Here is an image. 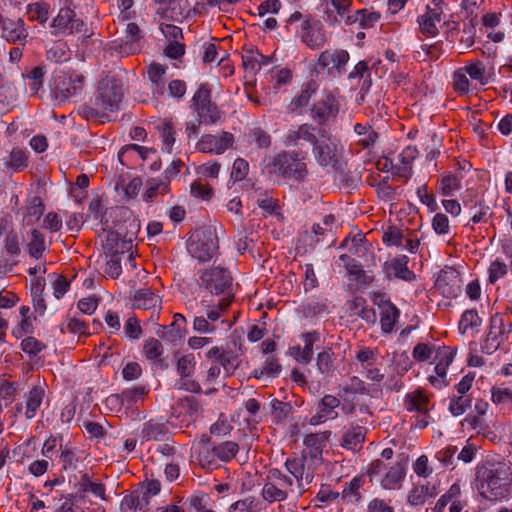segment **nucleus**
<instances>
[{
    "label": "nucleus",
    "mask_w": 512,
    "mask_h": 512,
    "mask_svg": "<svg viewBox=\"0 0 512 512\" xmlns=\"http://www.w3.org/2000/svg\"><path fill=\"white\" fill-rule=\"evenodd\" d=\"M349 54L345 50L324 51L316 64L318 72L326 71L329 75L339 76L345 71Z\"/></svg>",
    "instance_id": "15"
},
{
    "label": "nucleus",
    "mask_w": 512,
    "mask_h": 512,
    "mask_svg": "<svg viewBox=\"0 0 512 512\" xmlns=\"http://www.w3.org/2000/svg\"><path fill=\"white\" fill-rule=\"evenodd\" d=\"M437 347L438 346L428 345L426 343H419L413 349V358L420 362L431 360L432 363L437 351Z\"/></svg>",
    "instance_id": "56"
},
{
    "label": "nucleus",
    "mask_w": 512,
    "mask_h": 512,
    "mask_svg": "<svg viewBox=\"0 0 512 512\" xmlns=\"http://www.w3.org/2000/svg\"><path fill=\"white\" fill-rule=\"evenodd\" d=\"M26 13L30 21L45 25L50 15V4L43 1L31 3L27 6Z\"/></svg>",
    "instance_id": "42"
},
{
    "label": "nucleus",
    "mask_w": 512,
    "mask_h": 512,
    "mask_svg": "<svg viewBox=\"0 0 512 512\" xmlns=\"http://www.w3.org/2000/svg\"><path fill=\"white\" fill-rule=\"evenodd\" d=\"M475 487L479 495L490 502H501L512 497V470L504 463H495L477 469Z\"/></svg>",
    "instance_id": "2"
},
{
    "label": "nucleus",
    "mask_w": 512,
    "mask_h": 512,
    "mask_svg": "<svg viewBox=\"0 0 512 512\" xmlns=\"http://www.w3.org/2000/svg\"><path fill=\"white\" fill-rule=\"evenodd\" d=\"M321 133H316V129L308 124H303L297 128H292L286 135L287 145H298L300 140L311 143L313 146L319 139Z\"/></svg>",
    "instance_id": "32"
},
{
    "label": "nucleus",
    "mask_w": 512,
    "mask_h": 512,
    "mask_svg": "<svg viewBox=\"0 0 512 512\" xmlns=\"http://www.w3.org/2000/svg\"><path fill=\"white\" fill-rule=\"evenodd\" d=\"M47 384L45 381L33 386L25 395V416L27 419L35 417L37 410L40 408L46 394Z\"/></svg>",
    "instance_id": "29"
},
{
    "label": "nucleus",
    "mask_w": 512,
    "mask_h": 512,
    "mask_svg": "<svg viewBox=\"0 0 512 512\" xmlns=\"http://www.w3.org/2000/svg\"><path fill=\"white\" fill-rule=\"evenodd\" d=\"M407 264L408 258L406 256L396 258L390 262L388 266L389 272L394 274L397 278L410 281L414 278V274L409 270Z\"/></svg>",
    "instance_id": "46"
},
{
    "label": "nucleus",
    "mask_w": 512,
    "mask_h": 512,
    "mask_svg": "<svg viewBox=\"0 0 512 512\" xmlns=\"http://www.w3.org/2000/svg\"><path fill=\"white\" fill-rule=\"evenodd\" d=\"M342 153L340 141L330 135L322 133L313 147V155L322 167L334 168Z\"/></svg>",
    "instance_id": "11"
},
{
    "label": "nucleus",
    "mask_w": 512,
    "mask_h": 512,
    "mask_svg": "<svg viewBox=\"0 0 512 512\" xmlns=\"http://www.w3.org/2000/svg\"><path fill=\"white\" fill-rule=\"evenodd\" d=\"M364 438V429L362 427H353L344 434L343 446L347 449L354 450L364 441Z\"/></svg>",
    "instance_id": "54"
},
{
    "label": "nucleus",
    "mask_w": 512,
    "mask_h": 512,
    "mask_svg": "<svg viewBox=\"0 0 512 512\" xmlns=\"http://www.w3.org/2000/svg\"><path fill=\"white\" fill-rule=\"evenodd\" d=\"M234 144V136L229 132L221 135L205 134L196 144V149L202 153L222 154Z\"/></svg>",
    "instance_id": "19"
},
{
    "label": "nucleus",
    "mask_w": 512,
    "mask_h": 512,
    "mask_svg": "<svg viewBox=\"0 0 512 512\" xmlns=\"http://www.w3.org/2000/svg\"><path fill=\"white\" fill-rule=\"evenodd\" d=\"M85 77L82 74L71 72L66 76L58 77L53 96L58 101H66L69 98L80 94L84 88Z\"/></svg>",
    "instance_id": "13"
},
{
    "label": "nucleus",
    "mask_w": 512,
    "mask_h": 512,
    "mask_svg": "<svg viewBox=\"0 0 512 512\" xmlns=\"http://www.w3.org/2000/svg\"><path fill=\"white\" fill-rule=\"evenodd\" d=\"M239 446L234 441L213 443V446H205L197 451L199 465L208 471L218 467V461L229 462L238 453Z\"/></svg>",
    "instance_id": "9"
},
{
    "label": "nucleus",
    "mask_w": 512,
    "mask_h": 512,
    "mask_svg": "<svg viewBox=\"0 0 512 512\" xmlns=\"http://www.w3.org/2000/svg\"><path fill=\"white\" fill-rule=\"evenodd\" d=\"M162 299L150 288H142L133 296V306L137 309L153 310L151 320L156 322L159 319Z\"/></svg>",
    "instance_id": "23"
},
{
    "label": "nucleus",
    "mask_w": 512,
    "mask_h": 512,
    "mask_svg": "<svg viewBox=\"0 0 512 512\" xmlns=\"http://www.w3.org/2000/svg\"><path fill=\"white\" fill-rule=\"evenodd\" d=\"M291 477L284 475L278 469H270L262 489V497L268 502H281L288 497H298Z\"/></svg>",
    "instance_id": "8"
},
{
    "label": "nucleus",
    "mask_w": 512,
    "mask_h": 512,
    "mask_svg": "<svg viewBox=\"0 0 512 512\" xmlns=\"http://www.w3.org/2000/svg\"><path fill=\"white\" fill-rule=\"evenodd\" d=\"M379 19L380 15L377 12L358 10L354 15H352V17L346 18V23L352 24L358 22L361 27L369 28L372 27Z\"/></svg>",
    "instance_id": "48"
},
{
    "label": "nucleus",
    "mask_w": 512,
    "mask_h": 512,
    "mask_svg": "<svg viewBox=\"0 0 512 512\" xmlns=\"http://www.w3.org/2000/svg\"><path fill=\"white\" fill-rule=\"evenodd\" d=\"M461 180L460 174L447 173L440 179L438 190L443 196H452L462 188Z\"/></svg>",
    "instance_id": "43"
},
{
    "label": "nucleus",
    "mask_w": 512,
    "mask_h": 512,
    "mask_svg": "<svg viewBox=\"0 0 512 512\" xmlns=\"http://www.w3.org/2000/svg\"><path fill=\"white\" fill-rule=\"evenodd\" d=\"M306 462L307 459L305 456L293 459L287 458L285 460V467L291 474L295 488L300 495L313 480V472L310 467L307 466Z\"/></svg>",
    "instance_id": "16"
},
{
    "label": "nucleus",
    "mask_w": 512,
    "mask_h": 512,
    "mask_svg": "<svg viewBox=\"0 0 512 512\" xmlns=\"http://www.w3.org/2000/svg\"><path fill=\"white\" fill-rule=\"evenodd\" d=\"M481 320L474 310H467L462 314L461 320L459 322V330L462 334L467 333L468 330L473 329L474 327L479 326Z\"/></svg>",
    "instance_id": "59"
},
{
    "label": "nucleus",
    "mask_w": 512,
    "mask_h": 512,
    "mask_svg": "<svg viewBox=\"0 0 512 512\" xmlns=\"http://www.w3.org/2000/svg\"><path fill=\"white\" fill-rule=\"evenodd\" d=\"M8 165L14 171H21L28 165V157L26 152L20 148H13L10 152V159Z\"/></svg>",
    "instance_id": "60"
},
{
    "label": "nucleus",
    "mask_w": 512,
    "mask_h": 512,
    "mask_svg": "<svg viewBox=\"0 0 512 512\" xmlns=\"http://www.w3.org/2000/svg\"><path fill=\"white\" fill-rule=\"evenodd\" d=\"M452 78L453 88L457 93L464 95L472 91L473 83L463 68L455 71Z\"/></svg>",
    "instance_id": "51"
},
{
    "label": "nucleus",
    "mask_w": 512,
    "mask_h": 512,
    "mask_svg": "<svg viewBox=\"0 0 512 512\" xmlns=\"http://www.w3.org/2000/svg\"><path fill=\"white\" fill-rule=\"evenodd\" d=\"M187 0H170L165 6L157 9V14L164 19L179 21L185 16Z\"/></svg>",
    "instance_id": "37"
},
{
    "label": "nucleus",
    "mask_w": 512,
    "mask_h": 512,
    "mask_svg": "<svg viewBox=\"0 0 512 512\" xmlns=\"http://www.w3.org/2000/svg\"><path fill=\"white\" fill-rule=\"evenodd\" d=\"M46 249L47 246L44 234L38 229H33L30 232L29 240L27 243V251L29 256L38 260L43 256Z\"/></svg>",
    "instance_id": "38"
},
{
    "label": "nucleus",
    "mask_w": 512,
    "mask_h": 512,
    "mask_svg": "<svg viewBox=\"0 0 512 512\" xmlns=\"http://www.w3.org/2000/svg\"><path fill=\"white\" fill-rule=\"evenodd\" d=\"M203 303H208L207 307V318L214 325L216 322L227 310L228 307H223L219 305V298H211L210 300H203Z\"/></svg>",
    "instance_id": "62"
},
{
    "label": "nucleus",
    "mask_w": 512,
    "mask_h": 512,
    "mask_svg": "<svg viewBox=\"0 0 512 512\" xmlns=\"http://www.w3.org/2000/svg\"><path fill=\"white\" fill-rule=\"evenodd\" d=\"M512 323H505L500 315H495L490 321V330L487 335L483 349L487 353L495 351L511 332Z\"/></svg>",
    "instance_id": "20"
},
{
    "label": "nucleus",
    "mask_w": 512,
    "mask_h": 512,
    "mask_svg": "<svg viewBox=\"0 0 512 512\" xmlns=\"http://www.w3.org/2000/svg\"><path fill=\"white\" fill-rule=\"evenodd\" d=\"M325 2V21L330 25H336L341 21L346 22L348 9L350 7V0H323Z\"/></svg>",
    "instance_id": "27"
},
{
    "label": "nucleus",
    "mask_w": 512,
    "mask_h": 512,
    "mask_svg": "<svg viewBox=\"0 0 512 512\" xmlns=\"http://www.w3.org/2000/svg\"><path fill=\"white\" fill-rule=\"evenodd\" d=\"M418 156L416 147L407 146L397 156L395 164H393L396 173L403 178H409L412 173V164Z\"/></svg>",
    "instance_id": "31"
},
{
    "label": "nucleus",
    "mask_w": 512,
    "mask_h": 512,
    "mask_svg": "<svg viewBox=\"0 0 512 512\" xmlns=\"http://www.w3.org/2000/svg\"><path fill=\"white\" fill-rule=\"evenodd\" d=\"M262 173L272 179L282 177L296 181L304 180L308 174L304 158H299L296 153L265 157L262 161Z\"/></svg>",
    "instance_id": "3"
},
{
    "label": "nucleus",
    "mask_w": 512,
    "mask_h": 512,
    "mask_svg": "<svg viewBox=\"0 0 512 512\" xmlns=\"http://www.w3.org/2000/svg\"><path fill=\"white\" fill-rule=\"evenodd\" d=\"M170 191L168 181L160 180L149 186L144 194V200L151 202L158 194L165 195Z\"/></svg>",
    "instance_id": "64"
},
{
    "label": "nucleus",
    "mask_w": 512,
    "mask_h": 512,
    "mask_svg": "<svg viewBox=\"0 0 512 512\" xmlns=\"http://www.w3.org/2000/svg\"><path fill=\"white\" fill-rule=\"evenodd\" d=\"M319 338L316 333H307L302 336L303 347L293 346L290 348V355L297 361L301 363H307L311 360L313 355V345L315 341Z\"/></svg>",
    "instance_id": "33"
},
{
    "label": "nucleus",
    "mask_w": 512,
    "mask_h": 512,
    "mask_svg": "<svg viewBox=\"0 0 512 512\" xmlns=\"http://www.w3.org/2000/svg\"><path fill=\"white\" fill-rule=\"evenodd\" d=\"M190 192L192 196L206 201L210 200L214 193L213 188L209 184L203 183L201 180L192 182Z\"/></svg>",
    "instance_id": "61"
},
{
    "label": "nucleus",
    "mask_w": 512,
    "mask_h": 512,
    "mask_svg": "<svg viewBox=\"0 0 512 512\" xmlns=\"http://www.w3.org/2000/svg\"><path fill=\"white\" fill-rule=\"evenodd\" d=\"M443 0H432L423 14L418 17L420 31L430 37L438 34V25L442 20Z\"/></svg>",
    "instance_id": "17"
},
{
    "label": "nucleus",
    "mask_w": 512,
    "mask_h": 512,
    "mask_svg": "<svg viewBox=\"0 0 512 512\" xmlns=\"http://www.w3.org/2000/svg\"><path fill=\"white\" fill-rule=\"evenodd\" d=\"M168 431L169 429L166 423L149 420L144 423L141 435L145 441H158L161 440Z\"/></svg>",
    "instance_id": "39"
},
{
    "label": "nucleus",
    "mask_w": 512,
    "mask_h": 512,
    "mask_svg": "<svg viewBox=\"0 0 512 512\" xmlns=\"http://www.w3.org/2000/svg\"><path fill=\"white\" fill-rule=\"evenodd\" d=\"M192 108L198 118L205 124H216L221 121L223 112L212 101L211 90L207 84H201L192 97Z\"/></svg>",
    "instance_id": "10"
},
{
    "label": "nucleus",
    "mask_w": 512,
    "mask_h": 512,
    "mask_svg": "<svg viewBox=\"0 0 512 512\" xmlns=\"http://www.w3.org/2000/svg\"><path fill=\"white\" fill-rule=\"evenodd\" d=\"M185 331L184 327H173L171 323L170 325L160 326L157 335L165 341L177 344L182 340Z\"/></svg>",
    "instance_id": "52"
},
{
    "label": "nucleus",
    "mask_w": 512,
    "mask_h": 512,
    "mask_svg": "<svg viewBox=\"0 0 512 512\" xmlns=\"http://www.w3.org/2000/svg\"><path fill=\"white\" fill-rule=\"evenodd\" d=\"M297 34L301 41L311 48H319L326 42L322 25L318 21L303 20Z\"/></svg>",
    "instance_id": "22"
},
{
    "label": "nucleus",
    "mask_w": 512,
    "mask_h": 512,
    "mask_svg": "<svg viewBox=\"0 0 512 512\" xmlns=\"http://www.w3.org/2000/svg\"><path fill=\"white\" fill-rule=\"evenodd\" d=\"M381 309L380 324L383 333H390L394 330L395 324L398 321L400 312L389 301L381 299L380 302L374 300Z\"/></svg>",
    "instance_id": "30"
},
{
    "label": "nucleus",
    "mask_w": 512,
    "mask_h": 512,
    "mask_svg": "<svg viewBox=\"0 0 512 512\" xmlns=\"http://www.w3.org/2000/svg\"><path fill=\"white\" fill-rule=\"evenodd\" d=\"M51 28V34L55 37H72L77 40H85L92 35L84 20L78 17L70 7L60 8L51 22Z\"/></svg>",
    "instance_id": "5"
},
{
    "label": "nucleus",
    "mask_w": 512,
    "mask_h": 512,
    "mask_svg": "<svg viewBox=\"0 0 512 512\" xmlns=\"http://www.w3.org/2000/svg\"><path fill=\"white\" fill-rule=\"evenodd\" d=\"M187 248L191 256L200 262L210 261L219 248L217 229L209 226L196 230L189 237Z\"/></svg>",
    "instance_id": "7"
},
{
    "label": "nucleus",
    "mask_w": 512,
    "mask_h": 512,
    "mask_svg": "<svg viewBox=\"0 0 512 512\" xmlns=\"http://www.w3.org/2000/svg\"><path fill=\"white\" fill-rule=\"evenodd\" d=\"M231 347L229 343L220 346H214L206 352V358L216 365H219L225 378L235 374L238 369H242L244 364L240 356L243 354L242 345H237L236 336H232Z\"/></svg>",
    "instance_id": "6"
},
{
    "label": "nucleus",
    "mask_w": 512,
    "mask_h": 512,
    "mask_svg": "<svg viewBox=\"0 0 512 512\" xmlns=\"http://www.w3.org/2000/svg\"><path fill=\"white\" fill-rule=\"evenodd\" d=\"M453 349L447 346H438L437 351L433 360L434 374L429 375V383L437 388L441 389L448 385L447 381V368L451 365L454 360Z\"/></svg>",
    "instance_id": "12"
},
{
    "label": "nucleus",
    "mask_w": 512,
    "mask_h": 512,
    "mask_svg": "<svg viewBox=\"0 0 512 512\" xmlns=\"http://www.w3.org/2000/svg\"><path fill=\"white\" fill-rule=\"evenodd\" d=\"M463 69L475 85L484 86L493 81L492 73L480 61L467 63Z\"/></svg>",
    "instance_id": "34"
},
{
    "label": "nucleus",
    "mask_w": 512,
    "mask_h": 512,
    "mask_svg": "<svg viewBox=\"0 0 512 512\" xmlns=\"http://www.w3.org/2000/svg\"><path fill=\"white\" fill-rule=\"evenodd\" d=\"M447 506L449 512H461L463 510L464 504L461 501V487L457 483L451 485L447 492L438 499L433 511L444 512Z\"/></svg>",
    "instance_id": "26"
},
{
    "label": "nucleus",
    "mask_w": 512,
    "mask_h": 512,
    "mask_svg": "<svg viewBox=\"0 0 512 512\" xmlns=\"http://www.w3.org/2000/svg\"><path fill=\"white\" fill-rule=\"evenodd\" d=\"M242 67L244 69V90L249 100L256 103V56L252 47H243L241 53Z\"/></svg>",
    "instance_id": "18"
},
{
    "label": "nucleus",
    "mask_w": 512,
    "mask_h": 512,
    "mask_svg": "<svg viewBox=\"0 0 512 512\" xmlns=\"http://www.w3.org/2000/svg\"><path fill=\"white\" fill-rule=\"evenodd\" d=\"M165 72L166 68L159 63H151L148 67L149 79L155 86L158 95H163Z\"/></svg>",
    "instance_id": "50"
},
{
    "label": "nucleus",
    "mask_w": 512,
    "mask_h": 512,
    "mask_svg": "<svg viewBox=\"0 0 512 512\" xmlns=\"http://www.w3.org/2000/svg\"><path fill=\"white\" fill-rule=\"evenodd\" d=\"M125 40L114 46V49L122 55H133L141 51L143 33L138 24L131 22L126 26Z\"/></svg>",
    "instance_id": "24"
},
{
    "label": "nucleus",
    "mask_w": 512,
    "mask_h": 512,
    "mask_svg": "<svg viewBox=\"0 0 512 512\" xmlns=\"http://www.w3.org/2000/svg\"><path fill=\"white\" fill-rule=\"evenodd\" d=\"M173 408L179 415L192 416L200 411L201 404L194 396H185L179 398Z\"/></svg>",
    "instance_id": "45"
},
{
    "label": "nucleus",
    "mask_w": 512,
    "mask_h": 512,
    "mask_svg": "<svg viewBox=\"0 0 512 512\" xmlns=\"http://www.w3.org/2000/svg\"><path fill=\"white\" fill-rule=\"evenodd\" d=\"M330 434V432L325 431L305 436L304 445L313 464H317L321 461L322 450L328 441Z\"/></svg>",
    "instance_id": "28"
},
{
    "label": "nucleus",
    "mask_w": 512,
    "mask_h": 512,
    "mask_svg": "<svg viewBox=\"0 0 512 512\" xmlns=\"http://www.w3.org/2000/svg\"><path fill=\"white\" fill-rule=\"evenodd\" d=\"M1 37L9 44H19L24 47L28 42L29 32L22 18H5L1 26Z\"/></svg>",
    "instance_id": "21"
},
{
    "label": "nucleus",
    "mask_w": 512,
    "mask_h": 512,
    "mask_svg": "<svg viewBox=\"0 0 512 512\" xmlns=\"http://www.w3.org/2000/svg\"><path fill=\"white\" fill-rule=\"evenodd\" d=\"M405 476L404 467L401 464L392 466L381 480V485L385 489H397Z\"/></svg>",
    "instance_id": "44"
},
{
    "label": "nucleus",
    "mask_w": 512,
    "mask_h": 512,
    "mask_svg": "<svg viewBox=\"0 0 512 512\" xmlns=\"http://www.w3.org/2000/svg\"><path fill=\"white\" fill-rule=\"evenodd\" d=\"M122 83L115 77H105L98 82L97 93L90 104L80 107L79 114L88 121L106 123L110 121L109 113L119 109L123 98Z\"/></svg>",
    "instance_id": "1"
},
{
    "label": "nucleus",
    "mask_w": 512,
    "mask_h": 512,
    "mask_svg": "<svg viewBox=\"0 0 512 512\" xmlns=\"http://www.w3.org/2000/svg\"><path fill=\"white\" fill-rule=\"evenodd\" d=\"M125 335L132 340H138L143 334V329L140 324V320L135 314L128 317L124 324Z\"/></svg>",
    "instance_id": "57"
},
{
    "label": "nucleus",
    "mask_w": 512,
    "mask_h": 512,
    "mask_svg": "<svg viewBox=\"0 0 512 512\" xmlns=\"http://www.w3.org/2000/svg\"><path fill=\"white\" fill-rule=\"evenodd\" d=\"M150 389L147 385H136L130 388L124 389L120 394L119 398L122 404L131 406L137 403L139 400H144L148 395Z\"/></svg>",
    "instance_id": "41"
},
{
    "label": "nucleus",
    "mask_w": 512,
    "mask_h": 512,
    "mask_svg": "<svg viewBox=\"0 0 512 512\" xmlns=\"http://www.w3.org/2000/svg\"><path fill=\"white\" fill-rule=\"evenodd\" d=\"M200 285L205 287L212 298H219V305L229 307L235 297L231 273L223 267H212L200 271Z\"/></svg>",
    "instance_id": "4"
},
{
    "label": "nucleus",
    "mask_w": 512,
    "mask_h": 512,
    "mask_svg": "<svg viewBox=\"0 0 512 512\" xmlns=\"http://www.w3.org/2000/svg\"><path fill=\"white\" fill-rule=\"evenodd\" d=\"M176 370L180 378L191 377L196 368L195 356L192 353L181 355L180 352H175Z\"/></svg>",
    "instance_id": "40"
},
{
    "label": "nucleus",
    "mask_w": 512,
    "mask_h": 512,
    "mask_svg": "<svg viewBox=\"0 0 512 512\" xmlns=\"http://www.w3.org/2000/svg\"><path fill=\"white\" fill-rule=\"evenodd\" d=\"M249 172V164L243 158H237L233 165L230 174V179L235 183L242 181L246 178Z\"/></svg>",
    "instance_id": "63"
},
{
    "label": "nucleus",
    "mask_w": 512,
    "mask_h": 512,
    "mask_svg": "<svg viewBox=\"0 0 512 512\" xmlns=\"http://www.w3.org/2000/svg\"><path fill=\"white\" fill-rule=\"evenodd\" d=\"M436 494L435 487L429 488L427 486H417L415 487L408 496V501L412 505H421L425 503L427 500L432 498Z\"/></svg>",
    "instance_id": "53"
},
{
    "label": "nucleus",
    "mask_w": 512,
    "mask_h": 512,
    "mask_svg": "<svg viewBox=\"0 0 512 512\" xmlns=\"http://www.w3.org/2000/svg\"><path fill=\"white\" fill-rule=\"evenodd\" d=\"M340 405V401L338 398L332 395H326L323 397L319 411L316 416L311 418L310 423L312 425H317L321 422H324L328 419H333L337 416V412L335 411Z\"/></svg>",
    "instance_id": "35"
},
{
    "label": "nucleus",
    "mask_w": 512,
    "mask_h": 512,
    "mask_svg": "<svg viewBox=\"0 0 512 512\" xmlns=\"http://www.w3.org/2000/svg\"><path fill=\"white\" fill-rule=\"evenodd\" d=\"M77 486H79V489L81 490L85 500H88L87 493H91L95 497L100 498L102 501H108L105 484L100 481H93L88 473L81 475Z\"/></svg>",
    "instance_id": "36"
},
{
    "label": "nucleus",
    "mask_w": 512,
    "mask_h": 512,
    "mask_svg": "<svg viewBox=\"0 0 512 512\" xmlns=\"http://www.w3.org/2000/svg\"><path fill=\"white\" fill-rule=\"evenodd\" d=\"M164 352L162 343L156 338H149L144 342L143 353L150 361H162L160 357Z\"/></svg>",
    "instance_id": "55"
},
{
    "label": "nucleus",
    "mask_w": 512,
    "mask_h": 512,
    "mask_svg": "<svg viewBox=\"0 0 512 512\" xmlns=\"http://www.w3.org/2000/svg\"><path fill=\"white\" fill-rule=\"evenodd\" d=\"M125 241L119 243V235L114 232H110L106 238L105 250L110 254V259L106 262L105 274L111 278H117L121 272V258L120 254L124 253Z\"/></svg>",
    "instance_id": "14"
},
{
    "label": "nucleus",
    "mask_w": 512,
    "mask_h": 512,
    "mask_svg": "<svg viewBox=\"0 0 512 512\" xmlns=\"http://www.w3.org/2000/svg\"><path fill=\"white\" fill-rule=\"evenodd\" d=\"M491 401L498 406L512 407V387L506 385L491 388Z\"/></svg>",
    "instance_id": "47"
},
{
    "label": "nucleus",
    "mask_w": 512,
    "mask_h": 512,
    "mask_svg": "<svg viewBox=\"0 0 512 512\" xmlns=\"http://www.w3.org/2000/svg\"><path fill=\"white\" fill-rule=\"evenodd\" d=\"M354 131L360 137V142L365 147L373 145L378 137L377 133L368 125L356 124Z\"/></svg>",
    "instance_id": "58"
},
{
    "label": "nucleus",
    "mask_w": 512,
    "mask_h": 512,
    "mask_svg": "<svg viewBox=\"0 0 512 512\" xmlns=\"http://www.w3.org/2000/svg\"><path fill=\"white\" fill-rule=\"evenodd\" d=\"M405 405L409 411L425 413L428 411V397L421 391H415L407 395Z\"/></svg>",
    "instance_id": "49"
},
{
    "label": "nucleus",
    "mask_w": 512,
    "mask_h": 512,
    "mask_svg": "<svg viewBox=\"0 0 512 512\" xmlns=\"http://www.w3.org/2000/svg\"><path fill=\"white\" fill-rule=\"evenodd\" d=\"M339 101L337 95L332 91H324L322 98L313 106V116L320 120H327L337 115Z\"/></svg>",
    "instance_id": "25"
}]
</instances>
